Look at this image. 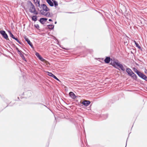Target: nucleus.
<instances>
[{
    "label": "nucleus",
    "instance_id": "obj_42",
    "mask_svg": "<svg viewBox=\"0 0 147 147\" xmlns=\"http://www.w3.org/2000/svg\"><path fill=\"white\" fill-rule=\"evenodd\" d=\"M131 53L132 54H133V53L132 52V51H131Z\"/></svg>",
    "mask_w": 147,
    "mask_h": 147
},
{
    "label": "nucleus",
    "instance_id": "obj_2",
    "mask_svg": "<svg viewBox=\"0 0 147 147\" xmlns=\"http://www.w3.org/2000/svg\"><path fill=\"white\" fill-rule=\"evenodd\" d=\"M133 70L140 78L147 82V77L143 73L138 70L136 68L134 67Z\"/></svg>",
    "mask_w": 147,
    "mask_h": 147
},
{
    "label": "nucleus",
    "instance_id": "obj_41",
    "mask_svg": "<svg viewBox=\"0 0 147 147\" xmlns=\"http://www.w3.org/2000/svg\"><path fill=\"white\" fill-rule=\"evenodd\" d=\"M37 9L38 10V11H39V9L38 8Z\"/></svg>",
    "mask_w": 147,
    "mask_h": 147
},
{
    "label": "nucleus",
    "instance_id": "obj_29",
    "mask_svg": "<svg viewBox=\"0 0 147 147\" xmlns=\"http://www.w3.org/2000/svg\"><path fill=\"white\" fill-rule=\"evenodd\" d=\"M82 102H81V101L80 102H79L78 103V105H79V106L80 107H82L84 106L82 104Z\"/></svg>",
    "mask_w": 147,
    "mask_h": 147
},
{
    "label": "nucleus",
    "instance_id": "obj_27",
    "mask_svg": "<svg viewBox=\"0 0 147 147\" xmlns=\"http://www.w3.org/2000/svg\"><path fill=\"white\" fill-rule=\"evenodd\" d=\"M34 27L35 28H36L37 29L39 30V26L38 24H34Z\"/></svg>",
    "mask_w": 147,
    "mask_h": 147
},
{
    "label": "nucleus",
    "instance_id": "obj_19",
    "mask_svg": "<svg viewBox=\"0 0 147 147\" xmlns=\"http://www.w3.org/2000/svg\"><path fill=\"white\" fill-rule=\"evenodd\" d=\"M8 32L10 36L13 39H14L15 37L13 34L12 33L11 31L10 30H9L8 31Z\"/></svg>",
    "mask_w": 147,
    "mask_h": 147
},
{
    "label": "nucleus",
    "instance_id": "obj_44",
    "mask_svg": "<svg viewBox=\"0 0 147 147\" xmlns=\"http://www.w3.org/2000/svg\"><path fill=\"white\" fill-rule=\"evenodd\" d=\"M130 133H131V132H130V133H129V135H128V136H129V134H130Z\"/></svg>",
    "mask_w": 147,
    "mask_h": 147
},
{
    "label": "nucleus",
    "instance_id": "obj_23",
    "mask_svg": "<svg viewBox=\"0 0 147 147\" xmlns=\"http://www.w3.org/2000/svg\"><path fill=\"white\" fill-rule=\"evenodd\" d=\"M52 16H52L51 15L50 13L49 12L45 14V16L48 17H51Z\"/></svg>",
    "mask_w": 147,
    "mask_h": 147
},
{
    "label": "nucleus",
    "instance_id": "obj_1",
    "mask_svg": "<svg viewBox=\"0 0 147 147\" xmlns=\"http://www.w3.org/2000/svg\"><path fill=\"white\" fill-rule=\"evenodd\" d=\"M104 61L107 64L109 63L111 61L110 64L115 69L120 70L118 67H119L121 71H124L125 70V69L124 68L123 65L117 59H115L114 58L111 59L110 56H106Z\"/></svg>",
    "mask_w": 147,
    "mask_h": 147
},
{
    "label": "nucleus",
    "instance_id": "obj_43",
    "mask_svg": "<svg viewBox=\"0 0 147 147\" xmlns=\"http://www.w3.org/2000/svg\"><path fill=\"white\" fill-rule=\"evenodd\" d=\"M130 133H131V132H130V133H129V135H128V136H129V134H130Z\"/></svg>",
    "mask_w": 147,
    "mask_h": 147
},
{
    "label": "nucleus",
    "instance_id": "obj_55",
    "mask_svg": "<svg viewBox=\"0 0 147 147\" xmlns=\"http://www.w3.org/2000/svg\"><path fill=\"white\" fill-rule=\"evenodd\" d=\"M146 89H147V87L146 88Z\"/></svg>",
    "mask_w": 147,
    "mask_h": 147
},
{
    "label": "nucleus",
    "instance_id": "obj_37",
    "mask_svg": "<svg viewBox=\"0 0 147 147\" xmlns=\"http://www.w3.org/2000/svg\"><path fill=\"white\" fill-rule=\"evenodd\" d=\"M47 109H49L51 111V109H50L47 106V107H46Z\"/></svg>",
    "mask_w": 147,
    "mask_h": 147
},
{
    "label": "nucleus",
    "instance_id": "obj_8",
    "mask_svg": "<svg viewBox=\"0 0 147 147\" xmlns=\"http://www.w3.org/2000/svg\"><path fill=\"white\" fill-rule=\"evenodd\" d=\"M90 103L91 102L90 100L84 99L82 102V104L84 106L87 107L90 104Z\"/></svg>",
    "mask_w": 147,
    "mask_h": 147
},
{
    "label": "nucleus",
    "instance_id": "obj_3",
    "mask_svg": "<svg viewBox=\"0 0 147 147\" xmlns=\"http://www.w3.org/2000/svg\"><path fill=\"white\" fill-rule=\"evenodd\" d=\"M35 55L36 57L38 58V59L41 61L44 62L46 65H47L48 64H50L47 61L46 59H44L40 54L36 52L35 53Z\"/></svg>",
    "mask_w": 147,
    "mask_h": 147
},
{
    "label": "nucleus",
    "instance_id": "obj_46",
    "mask_svg": "<svg viewBox=\"0 0 147 147\" xmlns=\"http://www.w3.org/2000/svg\"><path fill=\"white\" fill-rule=\"evenodd\" d=\"M130 133H131V132H130V133H129V135H128V136H129V134H130Z\"/></svg>",
    "mask_w": 147,
    "mask_h": 147
},
{
    "label": "nucleus",
    "instance_id": "obj_31",
    "mask_svg": "<svg viewBox=\"0 0 147 147\" xmlns=\"http://www.w3.org/2000/svg\"><path fill=\"white\" fill-rule=\"evenodd\" d=\"M40 12L41 14L45 16V12L42 10H40Z\"/></svg>",
    "mask_w": 147,
    "mask_h": 147
},
{
    "label": "nucleus",
    "instance_id": "obj_52",
    "mask_svg": "<svg viewBox=\"0 0 147 147\" xmlns=\"http://www.w3.org/2000/svg\"><path fill=\"white\" fill-rule=\"evenodd\" d=\"M126 145H127V142L126 143Z\"/></svg>",
    "mask_w": 147,
    "mask_h": 147
},
{
    "label": "nucleus",
    "instance_id": "obj_26",
    "mask_svg": "<svg viewBox=\"0 0 147 147\" xmlns=\"http://www.w3.org/2000/svg\"><path fill=\"white\" fill-rule=\"evenodd\" d=\"M27 4L28 5H30L31 6L34 5V4L30 1H27Z\"/></svg>",
    "mask_w": 147,
    "mask_h": 147
},
{
    "label": "nucleus",
    "instance_id": "obj_30",
    "mask_svg": "<svg viewBox=\"0 0 147 147\" xmlns=\"http://www.w3.org/2000/svg\"><path fill=\"white\" fill-rule=\"evenodd\" d=\"M113 103V101L112 100H109L108 101V103L109 105V104H111Z\"/></svg>",
    "mask_w": 147,
    "mask_h": 147
},
{
    "label": "nucleus",
    "instance_id": "obj_21",
    "mask_svg": "<svg viewBox=\"0 0 147 147\" xmlns=\"http://www.w3.org/2000/svg\"><path fill=\"white\" fill-rule=\"evenodd\" d=\"M15 40L18 42L20 45H22V42L20 41L17 37H15L14 39Z\"/></svg>",
    "mask_w": 147,
    "mask_h": 147
},
{
    "label": "nucleus",
    "instance_id": "obj_39",
    "mask_svg": "<svg viewBox=\"0 0 147 147\" xmlns=\"http://www.w3.org/2000/svg\"><path fill=\"white\" fill-rule=\"evenodd\" d=\"M55 24H56L57 23V21H55V23H54Z\"/></svg>",
    "mask_w": 147,
    "mask_h": 147
},
{
    "label": "nucleus",
    "instance_id": "obj_25",
    "mask_svg": "<svg viewBox=\"0 0 147 147\" xmlns=\"http://www.w3.org/2000/svg\"><path fill=\"white\" fill-rule=\"evenodd\" d=\"M132 78L135 80L137 81L138 77L136 74Z\"/></svg>",
    "mask_w": 147,
    "mask_h": 147
},
{
    "label": "nucleus",
    "instance_id": "obj_7",
    "mask_svg": "<svg viewBox=\"0 0 147 147\" xmlns=\"http://www.w3.org/2000/svg\"><path fill=\"white\" fill-rule=\"evenodd\" d=\"M41 7H42L43 10L46 12L49 11L50 10V9L47 7V5L44 4H42L40 5V8Z\"/></svg>",
    "mask_w": 147,
    "mask_h": 147
},
{
    "label": "nucleus",
    "instance_id": "obj_28",
    "mask_svg": "<svg viewBox=\"0 0 147 147\" xmlns=\"http://www.w3.org/2000/svg\"><path fill=\"white\" fill-rule=\"evenodd\" d=\"M135 74L132 71V72L131 73L130 75H129V76H130L131 78H132Z\"/></svg>",
    "mask_w": 147,
    "mask_h": 147
},
{
    "label": "nucleus",
    "instance_id": "obj_24",
    "mask_svg": "<svg viewBox=\"0 0 147 147\" xmlns=\"http://www.w3.org/2000/svg\"><path fill=\"white\" fill-rule=\"evenodd\" d=\"M16 50L17 51L18 53V54L21 52L22 51L21 50H20L15 45L14 46Z\"/></svg>",
    "mask_w": 147,
    "mask_h": 147
},
{
    "label": "nucleus",
    "instance_id": "obj_17",
    "mask_svg": "<svg viewBox=\"0 0 147 147\" xmlns=\"http://www.w3.org/2000/svg\"><path fill=\"white\" fill-rule=\"evenodd\" d=\"M32 20L34 22L36 21L37 20V16L36 15H34L31 17Z\"/></svg>",
    "mask_w": 147,
    "mask_h": 147
},
{
    "label": "nucleus",
    "instance_id": "obj_20",
    "mask_svg": "<svg viewBox=\"0 0 147 147\" xmlns=\"http://www.w3.org/2000/svg\"><path fill=\"white\" fill-rule=\"evenodd\" d=\"M55 4V7L57 8V6L58 5V3L57 1H55V0H51Z\"/></svg>",
    "mask_w": 147,
    "mask_h": 147
},
{
    "label": "nucleus",
    "instance_id": "obj_9",
    "mask_svg": "<svg viewBox=\"0 0 147 147\" xmlns=\"http://www.w3.org/2000/svg\"><path fill=\"white\" fill-rule=\"evenodd\" d=\"M48 19L47 18H40L39 20V22L42 24H45V22L47 21Z\"/></svg>",
    "mask_w": 147,
    "mask_h": 147
},
{
    "label": "nucleus",
    "instance_id": "obj_49",
    "mask_svg": "<svg viewBox=\"0 0 147 147\" xmlns=\"http://www.w3.org/2000/svg\"><path fill=\"white\" fill-rule=\"evenodd\" d=\"M71 13V12H70V13Z\"/></svg>",
    "mask_w": 147,
    "mask_h": 147
},
{
    "label": "nucleus",
    "instance_id": "obj_50",
    "mask_svg": "<svg viewBox=\"0 0 147 147\" xmlns=\"http://www.w3.org/2000/svg\"><path fill=\"white\" fill-rule=\"evenodd\" d=\"M86 55V54H85V55H84V56H85V55Z\"/></svg>",
    "mask_w": 147,
    "mask_h": 147
},
{
    "label": "nucleus",
    "instance_id": "obj_40",
    "mask_svg": "<svg viewBox=\"0 0 147 147\" xmlns=\"http://www.w3.org/2000/svg\"><path fill=\"white\" fill-rule=\"evenodd\" d=\"M62 48L63 49H65V48L64 47H62Z\"/></svg>",
    "mask_w": 147,
    "mask_h": 147
},
{
    "label": "nucleus",
    "instance_id": "obj_33",
    "mask_svg": "<svg viewBox=\"0 0 147 147\" xmlns=\"http://www.w3.org/2000/svg\"><path fill=\"white\" fill-rule=\"evenodd\" d=\"M104 116L105 117V119H107L108 117V115L107 114H106L105 115H104Z\"/></svg>",
    "mask_w": 147,
    "mask_h": 147
},
{
    "label": "nucleus",
    "instance_id": "obj_16",
    "mask_svg": "<svg viewBox=\"0 0 147 147\" xmlns=\"http://www.w3.org/2000/svg\"><path fill=\"white\" fill-rule=\"evenodd\" d=\"M46 73H47V74L48 76L51 77H52L54 78L56 76L54 75L51 72H50L49 71H47L46 72Z\"/></svg>",
    "mask_w": 147,
    "mask_h": 147
},
{
    "label": "nucleus",
    "instance_id": "obj_15",
    "mask_svg": "<svg viewBox=\"0 0 147 147\" xmlns=\"http://www.w3.org/2000/svg\"><path fill=\"white\" fill-rule=\"evenodd\" d=\"M47 28L50 30L53 29L54 27V25L53 24H49L47 25Z\"/></svg>",
    "mask_w": 147,
    "mask_h": 147
},
{
    "label": "nucleus",
    "instance_id": "obj_18",
    "mask_svg": "<svg viewBox=\"0 0 147 147\" xmlns=\"http://www.w3.org/2000/svg\"><path fill=\"white\" fill-rule=\"evenodd\" d=\"M134 42L135 44L136 45V47H137L138 49H139L141 50V51H142V49L141 47H140V46L139 45V44L135 41L134 40Z\"/></svg>",
    "mask_w": 147,
    "mask_h": 147
},
{
    "label": "nucleus",
    "instance_id": "obj_6",
    "mask_svg": "<svg viewBox=\"0 0 147 147\" xmlns=\"http://www.w3.org/2000/svg\"><path fill=\"white\" fill-rule=\"evenodd\" d=\"M24 38L25 41L27 42L28 44L29 45L32 49H34V47L32 43L30 41V40L26 36H24Z\"/></svg>",
    "mask_w": 147,
    "mask_h": 147
},
{
    "label": "nucleus",
    "instance_id": "obj_38",
    "mask_svg": "<svg viewBox=\"0 0 147 147\" xmlns=\"http://www.w3.org/2000/svg\"><path fill=\"white\" fill-rule=\"evenodd\" d=\"M42 105L44 106L45 107H47V106H46V105H44V104H43V105Z\"/></svg>",
    "mask_w": 147,
    "mask_h": 147
},
{
    "label": "nucleus",
    "instance_id": "obj_22",
    "mask_svg": "<svg viewBox=\"0 0 147 147\" xmlns=\"http://www.w3.org/2000/svg\"><path fill=\"white\" fill-rule=\"evenodd\" d=\"M7 100H5V102H6L7 103V106L6 107H7L8 106H12L13 104H10V103L11 102H9V101H7Z\"/></svg>",
    "mask_w": 147,
    "mask_h": 147
},
{
    "label": "nucleus",
    "instance_id": "obj_54",
    "mask_svg": "<svg viewBox=\"0 0 147 147\" xmlns=\"http://www.w3.org/2000/svg\"><path fill=\"white\" fill-rule=\"evenodd\" d=\"M145 73H146V71H145Z\"/></svg>",
    "mask_w": 147,
    "mask_h": 147
},
{
    "label": "nucleus",
    "instance_id": "obj_47",
    "mask_svg": "<svg viewBox=\"0 0 147 147\" xmlns=\"http://www.w3.org/2000/svg\"><path fill=\"white\" fill-rule=\"evenodd\" d=\"M130 133H131V132H130V133H129V135H128V136H129V134H130Z\"/></svg>",
    "mask_w": 147,
    "mask_h": 147
},
{
    "label": "nucleus",
    "instance_id": "obj_32",
    "mask_svg": "<svg viewBox=\"0 0 147 147\" xmlns=\"http://www.w3.org/2000/svg\"><path fill=\"white\" fill-rule=\"evenodd\" d=\"M35 105H42L43 104L41 103L40 102H36V103H34Z\"/></svg>",
    "mask_w": 147,
    "mask_h": 147
},
{
    "label": "nucleus",
    "instance_id": "obj_11",
    "mask_svg": "<svg viewBox=\"0 0 147 147\" xmlns=\"http://www.w3.org/2000/svg\"><path fill=\"white\" fill-rule=\"evenodd\" d=\"M22 58V59L26 62L27 61L23 54H25L22 51L18 54Z\"/></svg>",
    "mask_w": 147,
    "mask_h": 147
},
{
    "label": "nucleus",
    "instance_id": "obj_45",
    "mask_svg": "<svg viewBox=\"0 0 147 147\" xmlns=\"http://www.w3.org/2000/svg\"><path fill=\"white\" fill-rule=\"evenodd\" d=\"M130 133H131V132H130V133H129V135H128V136H129V134H130Z\"/></svg>",
    "mask_w": 147,
    "mask_h": 147
},
{
    "label": "nucleus",
    "instance_id": "obj_5",
    "mask_svg": "<svg viewBox=\"0 0 147 147\" xmlns=\"http://www.w3.org/2000/svg\"><path fill=\"white\" fill-rule=\"evenodd\" d=\"M0 34L5 39L7 40H9L8 36L5 31L3 30H1Z\"/></svg>",
    "mask_w": 147,
    "mask_h": 147
},
{
    "label": "nucleus",
    "instance_id": "obj_53",
    "mask_svg": "<svg viewBox=\"0 0 147 147\" xmlns=\"http://www.w3.org/2000/svg\"><path fill=\"white\" fill-rule=\"evenodd\" d=\"M17 44V45H18V44Z\"/></svg>",
    "mask_w": 147,
    "mask_h": 147
},
{
    "label": "nucleus",
    "instance_id": "obj_35",
    "mask_svg": "<svg viewBox=\"0 0 147 147\" xmlns=\"http://www.w3.org/2000/svg\"><path fill=\"white\" fill-rule=\"evenodd\" d=\"M49 22H52L53 21V20L51 19H49Z\"/></svg>",
    "mask_w": 147,
    "mask_h": 147
},
{
    "label": "nucleus",
    "instance_id": "obj_4",
    "mask_svg": "<svg viewBox=\"0 0 147 147\" xmlns=\"http://www.w3.org/2000/svg\"><path fill=\"white\" fill-rule=\"evenodd\" d=\"M29 10V11L31 13H33L36 15L38 14V12L36 11L34 5L31 6Z\"/></svg>",
    "mask_w": 147,
    "mask_h": 147
},
{
    "label": "nucleus",
    "instance_id": "obj_51",
    "mask_svg": "<svg viewBox=\"0 0 147 147\" xmlns=\"http://www.w3.org/2000/svg\"><path fill=\"white\" fill-rule=\"evenodd\" d=\"M24 92H23V94H22L23 95V94H24Z\"/></svg>",
    "mask_w": 147,
    "mask_h": 147
},
{
    "label": "nucleus",
    "instance_id": "obj_36",
    "mask_svg": "<svg viewBox=\"0 0 147 147\" xmlns=\"http://www.w3.org/2000/svg\"><path fill=\"white\" fill-rule=\"evenodd\" d=\"M124 66H123L124 67H124L126 68H127V67L126 65H125L124 64Z\"/></svg>",
    "mask_w": 147,
    "mask_h": 147
},
{
    "label": "nucleus",
    "instance_id": "obj_12",
    "mask_svg": "<svg viewBox=\"0 0 147 147\" xmlns=\"http://www.w3.org/2000/svg\"><path fill=\"white\" fill-rule=\"evenodd\" d=\"M47 2L51 7L55 6V4L51 0H46Z\"/></svg>",
    "mask_w": 147,
    "mask_h": 147
},
{
    "label": "nucleus",
    "instance_id": "obj_34",
    "mask_svg": "<svg viewBox=\"0 0 147 147\" xmlns=\"http://www.w3.org/2000/svg\"><path fill=\"white\" fill-rule=\"evenodd\" d=\"M54 79L56 80L57 81H60V80L56 76L55 77V78Z\"/></svg>",
    "mask_w": 147,
    "mask_h": 147
},
{
    "label": "nucleus",
    "instance_id": "obj_10",
    "mask_svg": "<svg viewBox=\"0 0 147 147\" xmlns=\"http://www.w3.org/2000/svg\"><path fill=\"white\" fill-rule=\"evenodd\" d=\"M69 96L71 98L75 99L77 97L76 95L72 92H70L69 93Z\"/></svg>",
    "mask_w": 147,
    "mask_h": 147
},
{
    "label": "nucleus",
    "instance_id": "obj_48",
    "mask_svg": "<svg viewBox=\"0 0 147 147\" xmlns=\"http://www.w3.org/2000/svg\"><path fill=\"white\" fill-rule=\"evenodd\" d=\"M18 99H19V97H18Z\"/></svg>",
    "mask_w": 147,
    "mask_h": 147
},
{
    "label": "nucleus",
    "instance_id": "obj_13",
    "mask_svg": "<svg viewBox=\"0 0 147 147\" xmlns=\"http://www.w3.org/2000/svg\"><path fill=\"white\" fill-rule=\"evenodd\" d=\"M35 5L36 6L40 7L39 0H33Z\"/></svg>",
    "mask_w": 147,
    "mask_h": 147
},
{
    "label": "nucleus",
    "instance_id": "obj_14",
    "mask_svg": "<svg viewBox=\"0 0 147 147\" xmlns=\"http://www.w3.org/2000/svg\"><path fill=\"white\" fill-rule=\"evenodd\" d=\"M126 71L129 76V75H130L132 71L131 69L128 67L126 68Z\"/></svg>",
    "mask_w": 147,
    "mask_h": 147
}]
</instances>
